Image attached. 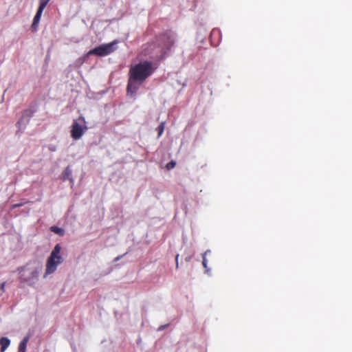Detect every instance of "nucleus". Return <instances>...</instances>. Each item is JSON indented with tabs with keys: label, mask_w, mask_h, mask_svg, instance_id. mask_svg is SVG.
<instances>
[{
	"label": "nucleus",
	"mask_w": 352,
	"mask_h": 352,
	"mask_svg": "<svg viewBox=\"0 0 352 352\" xmlns=\"http://www.w3.org/2000/svg\"><path fill=\"white\" fill-rule=\"evenodd\" d=\"M155 69L153 63L148 60L131 66L129 72L127 94L131 96L135 95L140 85L154 72Z\"/></svg>",
	"instance_id": "1"
},
{
	"label": "nucleus",
	"mask_w": 352,
	"mask_h": 352,
	"mask_svg": "<svg viewBox=\"0 0 352 352\" xmlns=\"http://www.w3.org/2000/svg\"><path fill=\"white\" fill-rule=\"evenodd\" d=\"M61 249L60 244H56L47 259L44 278L54 273L56 270L58 265L63 262V258L60 254Z\"/></svg>",
	"instance_id": "2"
},
{
	"label": "nucleus",
	"mask_w": 352,
	"mask_h": 352,
	"mask_svg": "<svg viewBox=\"0 0 352 352\" xmlns=\"http://www.w3.org/2000/svg\"><path fill=\"white\" fill-rule=\"evenodd\" d=\"M155 43L160 56H164L175 43L174 35L170 32H164L156 37Z\"/></svg>",
	"instance_id": "3"
},
{
	"label": "nucleus",
	"mask_w": 352,
	"mask_h": 352,
	"mask_svg": "<svg viewBox=\"0 0 352 352\" xmlns=\"http://www.w3.org/2000/svg\"><path fill=\"white\" fill-rule=\"evenodd\" d=\"M118 43V41H113L109 43L103 44L101 45H99L92 50H91L88 52V55H96L98 56H105L110 54H111L113 52H114L116 50V45Z\"/></svg>",
	"instance_id": "4"
},
{
	"label": "nucleus",
	"mask_w": 352,
	"mask_h": 352,
	"mask_svg": "<svg viewBox=\"0 0 352 352\" xmlns=\"http://www.w3.org/2000/svg\"><path fill=\"white\" fill-rule=\"evenodd\" d=\"M17 271L20 274V281L22 283H27L29 285H34L38 280L39 270L37 268L31 270L29 272V274H26L25 272V267H19Z\"/></svg>",
	"instance_id": "5"
},
{
	"label": "nucleus",
	"mask_w": 352,
	"mask_h": 352,
	"mask_svg": "<svg viewBox=\"0 0 352 352\" xmlns=\"http://www.w3.org/2000/svg\"><path fill=\"white\" fill-rule=\"evenodd\" d=\"M36 112V109L30 107L25 110H24L22 113L21 118L17 122L16 124L19 127V131L21 129V125H25L30 120V119L33 116L34 113Z\"/></svg>",
	"instance_id": "6"
},
{
	"label": "nucleus",
	"mask_w": 352,
	"mask_h": 352,
	"mask_svg": "<svg viewBox=\"0 0 352 352\" xmlns=\"http://www.w3.org/2000/svg\"><path fill=\"white\" fill-rule=\"evenodd\" d=\"M87 126H82L80 125L76 121H74L72 125L71 129V136L74 140L80 139L85 130H87Z\"/></svg>",
	"instance_id": "7"
},
{
	"label": "nucleus",
	"mask_w": 352,
	"mask_h": 352,
	"mask_svg": "<svg viewBox=\"0 0 352 352\" xmlns=\"http://www.w3.org/2000/svg\"><path fill=\"white\" fill-rule=\"evenodd\" d=\"M44 8L38 7L37 12L34 17L33 23L32 24V29L33 31H36L43 11Z\"/></svg>",
	"instance_id": "8"
},
{
	"label": "nucleus",
	"mask_w": 352,
	"mask_h": 352,
	"mask_svg": "<svg viewBox=\"0 0 352 352\" xmlns=\"http://www.w3.org/2000/svg\"><path fill=\"white\" fill-rule=\"evenodd\" d=\"M10 340L6 337H2L0 339L1 352H4L6 349L9 346Z\"/></svg>",
	"instance_id": "9"
},
{
	"label": "nucleus",
	"mask_w": 352,
	"mask_h": 352,
	"mask_svg": "<svg viewBox=\"0 0 352 352\" xmlns=\"http://www.w3.org/2000/svg\"><path fill=\"white\" fill-rule=\"evenodd\" d=\"M28 340H29L28 336H26L23 338V340L19 344L18 352H25Z\"/></svg>",
	"instance_id": "10"
},
{
	"label": "nucleus",
	"mask_w": 352,
	"mask_h": 352,
	"mask_svg": "<svg viewBox=\"0 0 352 352\" xmlns=\"http://www.w3.org/2000/svg\"><path fill=\"white\" fill-rule=\"evenodd\" d=\"M51 230L56 234H58L60 235H62L63 234V229L58 228V227H56V226H52L51 228Z\"/></svg>",
	"instance_id": "11"
},
{
	"label": "nucleus",
	"mask_w": 352,
	"mask_h": 352,
	"mask_svg": "<svg viewBox=\"0 0 352 352\" xmlns=\"http://www.w3.org/2000/svg\"><path fill=\"white\" fill-rule=\"evenodd\" d=\"M157 130L158 131V136H161L164 130V122H162L157 128Z\"/></svg>",
	"instance_id": "12"
},
{
	"label": "nucleus",
	"mask_w": 352,
	"mask_h": 352,
	"mask_svg": "<svg viewBox=\"0 0 352 352\" xmlns=\"http://www.w3.org/2000/svg\"><path fill=\"white\" fill-rule=\"evenodd\" d=\"M50 0H39V6L42 8H44L46 7L47 3H49Z\"/></svg>",
	"instance_id": "13"
},
{
	"label": "nucleus",
	"mask_w": 352,
	"mask_h": 352,
	"mask_svg": "<svg viewBox=\"0 0 352 352\" xmlns=\"http://www.w3.org/2000/svg\"><path fill=\"white\" fill-rule=\"evenodd\" d=\"M175 165H176V162L175 161L172 160L166 164V168L168 170H170V169L173 168L175 166Z\"/></svg>",
	"instance_id": "14"
},
{
	"label": "nucleus",
	"mask_w": 352,
	"mask_h": 352,
	"mask_svg": "<svg viewBox=\"0 0 352 352\" xmlns=\"http://www.w3.org/2000/svg\"><path fill=\"white\" fill-rule=\"evenodd\" d=\"M206 252L203 255V261H202V264H203V266L206 268L207 267V261H206Z\"/></svg>",
	"instance_id": "15"
},
{
	"label": "nucleus",
	"mask_w": 352,
	"mask_h": 352,
	"mask_svg": "<svg viewBox=\"0 0 352 352\" xmlns=\"http://www.w3.org/2000/svg\"><path fill=\"white\" fill-rule=\"evenodd\" d=\"M5 286H6V282H3L0 285V289L1 290V292H5Z\"/></svg>",
	"instance_id": "16"
},
{
	"label": "nucleus",
	"mask_w": 352,
	"mask_h": 352,
	"mask_svg": "<svg viewBox=\"0 0 352 352\" xmlns=\"http://www.w3.org/2000/svg\"><path fill=\"white\" fill-rule=\"evenodd\" d=\"M178 258H179V254H177L175 256L176 269H178V267H179Z\"/></svg>",
	"instance_id": "17"
},
{
	"label": "nucleus",
	"mask_w": 352,
	"mask_h": 352,
	"mask_svg": "<svg viewBox=\"0 0 352 352\" xmlns=\"http://www.w3.org/2000/svg\"><path fill=\"white\" fill-rule=\"evenodd\" d=\"M23 204L22 203L21 204H14L13 206L14 208H17V207H20V206H22Z\"/></svg>",
	"instance_id": "18"
},
{
	"label": "nucleus",
	"mask_w": 352,
	"mask_h": 352,
	"mask_svg": "<svg viewBox=\"0 0 352 352\" xmlns=\"http://www.w3.org/2000/svg\"><path fill=\"white\" fill-rule=\"evenodd\" d=\"M78 120L82 121V122H85V118L83 117H80Z\"/></svg>",
	"instance_id": "19"
},
{
	"label": "nucleus",
	"mask_w": 352,
	"mask_h": 352,
	"mask_svg": "<svg viewBox=\"0 0 352 352\" xmlns=\"http://www.w3.org/2000/svg\"><path fill=\"white\" fill-rule=\"evenodd\" d=\"M68 171H69V168H67L65 170V174L69 175V173H67Z\"/></svg>",
	"instance_id": "20"
},
{
	"label": "nucleus",
	"mask_w": 352,
	"mask_h": 352,
	"mask_svg": "<svg viewBox=\"0 0 352 352\" xmlns=\"http://www.w3.org/2000/svg\"><path fill=\"white\" fill-rule=\"evenodd\" d=\"M164 328V327H163V326H162V327H160L159 328V330L163 329Z\"/></svg>",
	"instance_id": "21"
},
{
	"label": "nucleus",
	"mask_w": 352,
	"mask_h": 352,
	"mask_svg": "<svg viewBox=\"0 0 352 352\" xmlns=\"http://www.w3.org/2000/svg\"><path fill=\"white\" fill-rule=\"evenodd\" d=\"M119 258H120L119 257H117V258H116V261L119 260Z\"/></svg>",
	"instance_id": "22"
}]
</instances>
